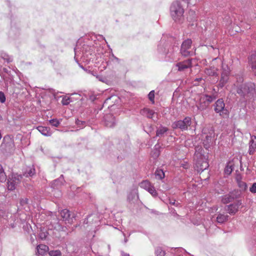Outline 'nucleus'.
Returning <instances> with one entry per match:
<instances>
[{"instance_id":"f704fd0d","label":"nucleus","mask_w":256,"mask_h":256,"mask_svg":"<svg viewBox=\"0 0 256 256\" xmlns=\"http://www.w3.org/2000/svg\"><path fill=\"white\" fill-rule=\"evenodd\" d=\"M6 101V97L4 93L2 92H0V102L2 103Z\"/></svg>"},{"instance_id":"bb28decb","label":"nucleus","mask_w":256,"mask_h":256,"mask_svg":"<svg viewBox=\"0 0 256 256\" xmlns=\"http://www.w3.org/2000/svg\"><path fill=\"white\" fill-rule=\"evenodd\" d=\"M156 176L162 180L164 177V173L162 170H157L155 172Z\"/></svg>"},{"instance_id":"2eb2a0df","label":"nucleus","mask_w":256,"mask_h":256,"mask_svg":"<svg viewBox=\"0 0 256 256\" xmlns=\"http://www.w3.org/2000/svg\"><path fill=\"white\" fill-rule=\"evenodd\" d=\"M38 252L40 255H44L49 250L48 246L45 244H39L37 246Z\"/></svg>"},{"instance_id":"4be33fe9","label":"nucleus","mask_w":256,"mask_h":256,"mask_svg":"<svg viewBox=\"0 0 256 256\" xmlns=\"http://www.w3.org/2000/svg\"><path fill=\"white\" fill-rule=\"evenodd\" d=\"M168 130L166 127H160L156 130V135L157 136L161 137L163 134Z\"/></svg>"},{"instance_id":"5701e85b","label":"nucleus","mask_w":256,"mask_h":256,"mask_svg":"<svg viewBox=\"0 0 256 256\" xmlns=\"http://www.w3.org/2000/svg\"><path fill=\"white\" fill-rule=\"evenodd\" d=\"M230 72V68L228 65L222 64V72L221 74L229 76Z\"/></svg>"},{"instance_id":"b1692460","label":"nucleus","mask_w":256,"mask_h":256,"mask_svg":"<svg viewBox=\"0 0 256 256\" xmlns=\"http://www.w3.org/2000/svg\"><path fill=\"white\" fill-rule=\"evenodd\" d=\"M152 184L148 180H144L140 183V186L142 188H143L148 190L152 186Z\"/></svg>"},{"instance_id":"ddd939ff","label":"nucleus","mask_w":256,"mask_h":256,"mask_svg":"<svg viewBox=\"0 0 256 256\" xmlns=\"http://www.w3.org/2000/svg\"><path fill=\"white\" fill-rule=\"evenodd\" d=\"M141 113L142 115L146 116L147 118H152L155 114L157 115L153 110L148 108H144L141 111Z\"/></svg>"},{"instance_id":"9b49d317","label":"nucleus","mask_w":256,"mask_h":256,"mask_svg":"<svg viewBox=\"0 0 256 256\" xmlns=\"http://www.w3.org/2000/svg\"><path fill=\"white\" fill-rule=\"evenodd\" d=\"M256 150V136H252L249 142L248 153L250 155L254 154Z\"/></svg>"},{"instance_id":"58836bf2","label":"nucleus","mask_w":256,"mask_h":256,"mask_svg":"<svg viewBox=\"0 0 256 256\" xmlns=\"http://www.w3.org/2000/svg\"><path fill=\"white\" fill-rule=\"evenodd\" d=\"M40 237H41V238H42V239H43V238H46V234H44V235H42V234H41V235H40Z\"/></svg>"},{"instance_id":"72a5a7b5","label":"nucleus","mask_w":256,"mask_h":256,"mask_svg":"<svg viewBox=\"0 0 256 256\" xmlns=\"http://www.w3.org/2000/svg\"><path fill=\"white\" fill-rule=\"evenodd\" d=\"M157 256H164L165 252L160 248H158L156 251Z\"/></svg>"},{"instance_id":"a19ab883","label":"nucleus","mask_w":256,"mask_h":256,"mask_svg":"<svg viewBox=\"0 0 256 256\" xmlns=\"http://www.w3.org/2000/svg\"><path fill=\"white\" fill-rule=\"evenodd\" d=\"M78 122H79V120H78L76 121V124H78Z\"/></svg>"},{"instance_id":"412c9836","label":"nucleus","mask_w":256,"mask_h":256,"mask_svg":"<svg viewBox=\"0 0 256 256\" xmlns=\"http://www.w3.org/2000/svg\"><path fill=\"white\" fill-rule=\"evenodd\" d=\"M38 130L43 135L46 136H50L49 130L47 127L40 126L38 127Z\"/></svg>"},{"instance_id":"9d476101","label":"nucleus","mask_w":256,"mask_h":256,"mask_svg":"<svg viewBox=\"0 0 256 256\" xmlns=\"http://www.w3.org/2000/svg\"><path fill=\"white\" fill-rule=\"evenodd\" d=\"M192 59H188L182 62H178L176 66L178 68V71H183L184 70L192 66Z\"/></svg>"},{"instance_id":"ea45409f","label":"nucleus","mask_w":256,"mask_h":256,"mask_svg":"<svg viewBox=\"0 0 256 256\" xmlns=\"http://www.w3.org/2000/svg\"><path fill=\"white\" fill-rule=\"evenodd\" d=\"M202 80V78H196V80H197V81H200V80Z\"/></svg>"},{"instance_id":"4c0bfd02","label":"nucleus","mask_w":256,"mask_h":256,"mask_svg":"<svg viewBox=\"0 0 256 256\" xmlns=\"http://www.w3.org/2000/svg\"><path fill=\"white\" fill-rule=\"evenodd\" d=\"M170 203L172 205H175V204H176V200H170Z\"/></svg>"},{"instance_id":"473e14b6","label":"nucleus","mask_w":256,"mask_h":256,"mask_svg":"<svg viewBox=\"0 0 256 256\" xmlns=\"http://www.w3.org/2000/svg\"><path fill=\"white\" fill-rule=\"evenodd\" d=\"M70 102V99L69 98H63L62 100V103L63 105H68Z\"/></svg>"},{"instance_id":"dca6fc26","label":"nucleus","mask_w":256,"mask_h":256,"mask_svg":"<svg viewBox=\"0 0 256 256\" xmlns=\"http://www.w3.org/2000/svg\"><path fill=\"white\" fill-rule=\"evenodd\" d=\"M105 123L108 127H112L114 126V118L112 114H108L106 116Z\"/></svg>"},{"instance_id":"7ed1b4c3","label":"nucleus","mask_w":256,"mask_h":256,"mask_svg":"<svg viewBox=\"0 0 256 256\" xmlns=\"http://www.w3.org/2000/svg\"><path fill=\"white\" fill-rule=\"evenodd\" d=\"M216 96L202 94L200 96L198 108L199 110H206L210 104L216 98Z\"/></svg>"},{"instance_id":"2f4dec72","label":"nucleus","mask_w":256,"mask_h":256,"mask_svg":"<svg viewBox=\"0 0 256 256\" xmlns=\"http://www.w3.org/2000/svg\"><path fill=\"white\" fill-rule=\"evenodd\" d=\"M233 170L232 166L228 165L224 170L225 173L227 174H230Z\"/></svg>"},{"instance_id":"aec40b11","label":"nucleus","mask_w":256,"mask_h":256,"mask_svg":"<svg viewBox=\"0 0 256 256\" xmlns=\"http://www.w3.org/2000/svg\"><path fill=\"white\" fill-rule=\"evenodd\" d=\"M228 76H229L224 75V74H221V78L219 83L220 87H223L226 84L228 80Z\"/></svg>"},{"instance_id":"e433bc0d","label":"nucleus","mask_w":256,"mask_h":256,"mask_svg":"<svg viewBox=\"0 0 256 256\" xmlns=\"http://www.w3.org/2000/svg\"><path fill=\"white\" fill-rule=\"evenodd\" d=\"M28 202V199H27V198L22 199V200H20V203L22 205H24V204H27Z\"/></svg>"},{"instance_id":"a878e982","label":"nucleus","mask_w":256,"mask_h":256,"mask_svg":"<svg viewBox=\"0 0 256 256\" xmlns=\"http://www.w3.org/2000/svg\"><path fill=\"white\" fill-rule=\"evenodd\" d=\"M6 178V174L2 165L0 164V182H4Z\"/></svg>"},{"instance_id":"0eeeda50","label":"nucleus","mask_w":256,"mask_h":256,"mask_svg":"<svg viewBox=\"0 0 256 256\" xmlns=\"http://www.w3.org/2000/svg\"><path fill=\"white\" fill-rule=\"evenodd\" d=\"M192 44V41L190 39H187L183 42L181 46L180 52L182 55L187 56L190 55V52L188 50Z\"/></svg>"},{"instance_id":"6ab92c4d","label":"nucleus","mask_w":256,"mask_h":256,"mask_svg":"<svg viewBox=\"0 0 256 256\" xmlns=\"http://www.w3.org/2000/svg\"><path fill=\"white\" fill-rule=\"evenodd\" d=\"M228 216L227 214H220L216 218V220L218 223H223L228 220Z\"/></svg>"},{"instance_id":"cd10ccee","label":"nucleus","mask_w":256,"mask_h":256,"mask_svg":"<svg viewBox=\"0 0 256 256\" xmlns=\"http://www.w3.org/2000/svg\"><path fill=\"white\" fill-rule=\"evenodd\" d=\"M147 191H148L153 196H158V192L154 186L152 185Z\"/></svg>"},{"instance_id":"f257e3e1","label":"nucleus","mask_w":256,"mask_h":256,"mask_svg":"<svg viewBox=\"0 0 256 256\" xmlns=\"http://www.w3.org/2000/svg\"><path fill=\"white\" fill-rule=\"evenodd\" d=\"M194 168L198 172H202L208 167V164L205 156L200 152H196L194 156Z\"/></svg>"},{"instance_id":"c756f323","label":"nucleus","mask_w":256,"mask_h":256,"mask_svg":"<svg viewBox=\"0 0 256 256\" xmlns=\"http://www.w3.org/2000/svg\"><path fill=\"white\" fill-rule=\"evenodd\" d=\"M49 122L51 125L55 127H58L60 124L58 120L56 118L50 120Z\"/></svg>"},{"instance_id":"a211bd4d","label":"nucleus","mask_w":256,"mask_h":256,"mask_svg":"<svg viewBox=\"0 0 256 256\" xmlns=\"http://www.w3.org/2000/svg\"><path fill=\"white\" fill-rule=\"evenodd\" d=\"M248 62L253 70H256V53L250 55L248 58Z\"/></svg>"},{"instance_id":"7c9ffc66","label":"nucleus","mask_w":256,"mask_h":256,"mask_svg":"<svg viewBox=\"0 0 256 256\" xmlns=\"http://www.w3.org/2000/svg\"><path fill=\"white\" fill-rule=\"evenodd\" d=\"M148 98L150 100L152 104H154V91L152 90L150 92L148 95Z\"/></svg>"},{"instance_id":"f8f14e48","label":"nucleus","mask_w":256,"mask_h":256,"mask_svg":"<svg viewBox=\"0 0 256 256\" xmlns=\"http://www.w3.org/2000/svg\"><path fill=\"white\" fill-rule=\"evenodd\" d=\"M236 198V196H234V192H232L228 194L222 196L221 200L223 204H226L234 200Z\"/></svg>"},{"instance_id":"f03ea898","label":"nucleus","mask_w":256,"mask_h":256,"mask_svg":"<svg viewBox=\"0 0 256 256\" xmlns=\"http://www.w3.org/2000/svg\"><path fill=\"white\" fill-rule=\"evenodd\" d=\"M170 12L174 21H180L183 18L184 10L179 2L175 1L171 5Z\"/></svg>"},{"instance_id":"423d86ee","label":"nucleus","mask_w":256,"mask_h":256,"mask_svg":"<svg viewBox=\"0 0 256 256\" xmlns=\"http://www.w3.org/2000/svg\"><path fill=\"white\" fill-rule=\"evenodd\" d=\"M191 124V118L186 117L183 120H178L172 123V128L174 129L179 128L182 130H186L188 126H190Z\"/></svg>"},{"instance_id":"6e6552de","label":"nucleus","mask_w":256,"mask_h":256,"mask_svg":"<svg viewBox=\"0 0 256 256\" xmlns=\"http://www.w3.org/2000/svg\"><path fill=\"white\" fill-rule=\"evenodd\" d=\"M216 58L213 60L211 66L208 68H206L204 70V73L208 76H218V66L214 64V62Z\"/></svg>"},{"instance_id":"393cba45","label":"nucleus","mask_w":256,"mask_h":256,"mask_svg":"<svg viewBox=\"0 0 256 256\" xmlns=\"http://www.w3.org/2000/svg\"><path fill=\"white\" fill-rule=\"evenodd\" d=\"M237 182L238 185V186L242 191H245L247 189V185L246 183L241 180H238L237 178Z\"/></svg>"},{"instance_id":"39448f33","label":"nucleus","mask_w":256,"mask_h":256,"mask_svg":"<svg viewBox=\"0 0 256 256\" xmlns=\"http://www.w3.org/2000/svg\"><path fill=\"white\" fill-rule=\"evenodd\" d=\"M22 176L18 174H12L8 180V190H14L20 183Z\"/></svg>"},{"instance_id":"1a4fd4ad","label":"nucleus","mask_w":256,"mask_h":256,"mask_svg":"<svg viewBox=\"0 0 256 256\" xmlns=\"http://www.w3.org/2000/svg\"><path fill=\"white\" fill-rule=\"evenodd\" d=\"M242 204L241 200H238L234 203L227 206L226 207V210L230 214L234 215L238 210L240 206H241Z\"/></svg>"},{"instance_id":"f3484780","label":"nucleus","mask_w":256,"mask_h":256,"mask_svg":"<svg viewBox=\"0 0 256 256\" xmlns=\"http://www.w3.org/2000/svg\"><path fill=\"white\" fill-rule=\"evenodd\" d=\"M60 216L64 220L70 223V212L68 210L64 209L60 212Z\"/></svg>"},{"instance_id":"20e7f679","label":"nucleus","mask_w":256,"mask_h":256,"mask_svg":"<svg viewBox=\"0 0 256 256\" xmlns=\"http://www.w3.org/2000/svg\"><path fill=\"white\" fill-rule=\"evenodd\" d=\"M214 111L216 113H219L220 115L223 117H226L228 115V110L225 108V104L222 98L218 99L215 102Z\"/></svg>"},{"instance_id":"c85d7f7f","label":"nucleus","mask_w":256,"mask_h":256,"mask_svg":"<svg viewBox=\"0 0 256 256\" xmlns=\"http://www.w3.org/2000/svg\"><path fill=\"white\" fill-rule=\"evenodd\" d=\"M48 254L50 256H61L62 253L60 250H51Z\"/></svg>"},{"instance_id":"4468645a","label":"nucleus","mask_w":256,"mask_h":256,"mask_svg":"<svg viewBox=\"0 0 256 256\" xmlns=\"http://www.w3.org/2000/svg\"><path fill=\"white\" fill-rule=\"evenodd\" d=\"M35 168L34 166L28 167L23 172V175L26 177L32 176L35 174Z\"/></svg>"},{"instance_id":"c9c22d12","label":"nucleus","mask_w":256,"mask_h":256,"mask_svg":"<svg viewBox=\"0 0 256 256\" xmlns=\"http://www.w3.org/2000/svg\"><path fill=\"white\" fill-rule=\"evenodd\" d=\"M250 190L252 193H256V182L252 184V187L250 188Z\"/></svg>"}]
</instances>
